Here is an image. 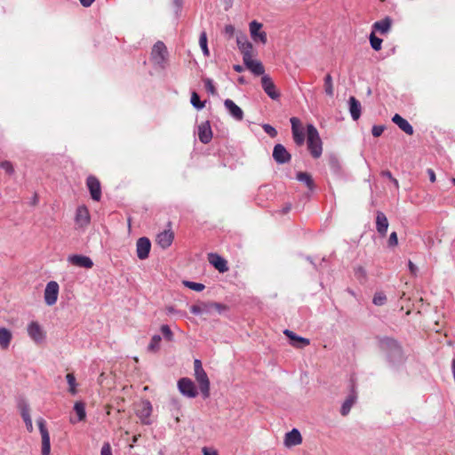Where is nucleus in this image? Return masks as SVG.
<instances>
[{"label":"nucleus","mask_w":455,"mask_h":455,"mask_svg":"<svg viewBox=\"0 0 455 455\" xmlns=\"http://www.w3.org/2000/svg\"><path fill=\"white\" fill-rule=\"evenodd\" d=\"M386 175H387V177H388L389 179H391V180L393 179V177H392V175H391V173H390L389 172H387L386 173Z\"/></svg>","instance_id":"69168bd1"},{"label":"nucleus","mask_w":455,"mask_h":455,"mask_svg":"<svg viewBox=\"0 0 455 455\" xmlns=\"http://www.w3.org/2000/svg\"><path fill=\"white\" fill-rule=\"evenodd\" d=\"M224 32L229 37H232L235 34V27L233 25H226L224 28Z\"/></svg>","instance_id":"3c124183"},{"label":"nucleus","mask_w":455,"mask_h":455,"mask_svg":"<svg viewBox=\"0 0 455 455\" xmlns=\"http://www.w3.org/2000/svg\"><path fill=\"white\" fill-rule=\"evenodd\" d=\"M81 4L84 7H89L95 0H79Z\"/></svg>","instance_id":"5fc2aeb1"},{"label":"nucleus","mask_w":455,"mask_h":455,"mask_svg":"<svg viewBox=\"0 0 455 455\" xmlns=\"http://www.w3.org/2000/svg\"><path fill=\"white\" fill-rule=\"evenodd\" d=\"M209 261L221 273H224L228 269L227 266V261L218 254H209Z\"/></svg>","instance_id":"393cba45"},{"label":"nucleus","mask_w":455,"mask_h":455,"mask_svg":"<svg viewBox=\"0 0 455 455\" xmlns=\"http://www.w3.org/2000/svg\"><path fill=\"white\" fill-rule=\"evenodd\" d=\"M74 411L76 413L77 419H74L73 418L70 419V422L75 424L78 421H83L86 418V411H85V406L84 403L82 402H76L74 404Z\"/></svg>","instance_id":"c85d7f7f"},{"label":"nucleus","mask_w":455,"mask_h":455,"mask_svg":"<svg viewBox=\"0 0 455 455\" xmlns=\"http://www.w3.org/2000/svg\"><path fill=\"white\" fill-rule=\"evenodd\" d=\"M75 222L77 228H84L91 222V215L85 205H79L76 210Z\"/></svg>","instance_id":"1a4fd4ad"},{"label":"nucleus","mask_w":455,"mask_h":455,"mask_svg":"<svg viewBox=\"0 0 455 455\" xmlns=\"http://www.w3.org/2000/svg\"><path fill=\"white\" fill-rule=\"evenodd\" d=\"M451 182L453 183V185H455V178L451 179Z\"/></svg>","instance_id":"338daca9"},{"label":"nucleus","mask_w":455,"mask_h":455,"mask_svg":"<svg viewBox=\"0 0 455 455\" xmlns=\"http://www.w3.org/2000/svg\"><path fill=\"white\" fill-rule=\"evenodd\" d=\"M190 102L196 109H203L204 108V103L200 100L198 94L195 92L191 94Z\"/></svg>","instance_id":"4c0bfd02"},{"label":"nucleus","mask_w":455,"mask_h":455,"mask_svg":"<svg viewBox=\"0 0 455 455\" xmlns=\"http://www.w3.org/2000/svg\"><path fill=\"white\" fill-rule=\"evenodd\" d=\"M184 285L196 291H202L204 289V285L200 283H195L190 281H184Z\"/></svg>","instance_id":"ea45409f"},{"label":"nucleus","mask_w":455,"mask_h":455,"mask_svg":"<svg viewBox=\"0 0 455 455\" xmlns=\"http://www.w3.org/2000/svg\"><path fill=\"white\" fill-rule=\"evenodd\" d=\"M262 27L263 25L257 20H252L249 24L250 36L255 44H266L267 42V33L262 30Z\"/></svg>","instance_id":"39448f33"},{"label":"nucleus","mask_w":455,"mask_h":455,"mask_svg":"<svg viewBox=\"0 0 455 455\" xmlns=\"http://www.w3.org/2000/svg\"><path fill=\"white\" fill-rule=\"evenodd\" d=\"M273 157L278 164H285L291 160V155L282 144L275 146L273 150Z\"/></svg>","instance_id":"6ab92c4d"},{"label":"nucleus","mask_w":455,"mask_h":455,"mask_svg":"<svg viewBox=\"0 0 455 455\" xmlns=\"http://www.w3.org/2000/svg\"><path fill=\"white\" fill-rule=\"evenodd\" d=\"M391 19L387 17L379 21L375 22L373 27L377 31L380 32L381 34H386L389 31L391 28Z\"/></svg>","instance_id":"7c9ffc66"},{"label":"nucleus","mask_w":455,"mask_h":455,"mask_svg":"<svg viewBox=\"0 0 455 455\" xmlns=\"http://www.w3.org/2000/svg\"><path fill=\"white\" fill-rule=\"evenodd\" d=\"M199 44L204 56H209V49L207 46V36L205 32L201 33L199 37Z\"/></svg>","instance_id":"e433bc0d"},{"label":"nucleus","mask_w":455,"mask_h":455,"mask_svg":"<svg viewBox=\"0 0 455 455\" xmlns=\"http://www.w3.org/2000/svg\"><path fill=\"white\" fill-rule=\"evenodd\" d=\"M225 3L228 5V6H231L232 5V3H233V0H224Z\"/></svg>","instance_id":"680f3d73"},{"label":"nucleus","mask_w":455,"mask_h":455,"mask_svg":"<svg viewBox=\"0 0 455 455\" xmlns=\"http://www.w3.org/2000/svg\"><path fill=\"white\" fill-rule=\"evenodd\" d=\"M194 377L198 383L199 389L204 398L210 396V379L206 371L204 370L202 362L199 359L194 361Z\"/></svg>","instance_id":"f257e3e1"},{"label":"nucleus","mask_w":455,"mask_h":455,"mask_svg":"<svg viewBox=\"0 0 455 455\" xmlns=\"http://www.w3.org/2000/svg\"><path fill=\"white\" fill-rule=\"evenodd\" d=\"M60 292V285L56 281H50L46 283L44 299L47 306H53L56 304Z\"/></svg>","instance_id":"423d86ee"},{"label":"nucleus","mask_w":455,"mask_h":455,"mask_svg":"<svg viewBox=\"0 0 455 455\" xmlns=\"http://www.w3.org/2000/svg\"><path fill=\"white\" fill-rule=\"evenodd\" d=\"M376 228L377 231L382 235H386L388 228V220L386 215L381 212H378L377 217H376Z\"/></svg>","instance_id":"b1692460"},{"label":"nucleus","mask_w":455,"mask_h":455,"mask_svg":"<svg viewBox=\"0 0 455 455\" xmlns=\"http://www.w3.org/2000/svg\"><path fill=\"white\" fill-rule=\"evenodd\" d=\"M224 106L228 111L229 115L235 120L241 121L243 118V112L242 108L237 106L232 100H226Z\"/></svg>","instance_id":"4be33fe9"},{"label":"nucleus","mask_w":455,"mask_h":455,"mask_svg":"<svg viewBox=\"0 0 455 455\" xmlns=\"http://www.w3.org/2000/svg\"><path fill=\"white\" fill-rule=\"evenodd\" d=\"M41 437H42V455H50L51 452V442L49 431L46 427L45 420L43 418H39L36 420Z\"/></svg>","instance_id":"0eeeda50"},{"label":"nucleus","mask_w":455,"mask_h":455,"mask_svg":"<svg viewBox=\"0 0 455 455\" xmlns=\"http://www.w3.org/2000/svg\"><path fill=\"white\" fill-rule=\"evenodd\" d=\"M161 340H162V339H161L160 335H154L151 339V341L149 342V344L148 346V350L151 351V352L158 351V349L160 347Z\"/></svg>","instance_id":"c9c22d12"},{"label":"nucleus","mask_w":455,"mask_h":455,"mask_svg":"<svg viewBox=\"0 0 455 455\" xmlns=\"http://www.w3.org/2000/svg\"><path fill=\"white\" fill-rule=\"evenodd\" d=\"M387 297L383 292H377L372 299V302L376 306H382L386 303Z\"/></svg>","instance_id":"a19ab883"},{"label":"nucleus","mask_w":455,"mask_h":455,"mask_svg":"<svg viewBox=\"0 0 455 455\" xmlns=\"http://www.w3.org/2000/svg\"><path fill=\"white\" fill-rule=\"evenodd\" d=\"M236 43H237L238 49L240 50V52L243 54V58H244V56H249V55L252 54V52H253L252 44L251 42H249V40L245 35H241V36H237Z\"/></svg>","instance_id":"412c9836"},{"label":"nucleus","mask_w":455,"mask_h":455,"mask_svg":"<svg viewBox=\"0 0 455 455\" xmlns=\"http://www.w3.org/2000/svg\"><path fill=\"white\" fill-rule=\"evenodd\" d=\"M370 43H371V46L375 50V51H379L381 49V44H382V39L377 37L374 36V34H371L370 36Z\"/></svg>","instance_id":"58836bf2"},{"label":"nucleus","mask_w":455,"mask_h":455,"mask_svg":"<svg viewBox=\"0 0 455 455\" xmlns=\"http://www.w3.org/2000/svg\"><path fill=\"white\" fill-rule=\"evenodd\" d=\"M174 4L176 6V12L180 11L182 4V0H174Z\"/></svg>","instance_id":"13d9d810"},{"label":"nucleus","mask_w":455,"mask_h":455,"mask_svg":"<svg viewBox=\"0 0 455 455\" xmlns=\"http://www.w3.org/2000/svg\"><path fill=\"white\" fill-rule=\"evenodd\" d=\"M234 69L236 71V72H242L243 70V68L240 65H235L234 66Z\"/></svg>","instance_id":"052dcab7"},{"label":"nucleus","mask_w":455,"mask_h":455,"mask_svg":"<svg viewBox=\"0 0 455 455\" xmlns=\"http://www.w3.org/2000/svg\"><path fill=\"white\" fill-rule=\"evenodd\" d=\"M283 333L290 339L291 344L296 347H304L309 345V339L296 335L290 330H285Z\"/></svg>","instance_id":"5701e85b"},{"label":"nucleus","mask_w":455,"mask_h":455,"mask_svg":"<svg viewBox=\"0 0 455 455\" xmlns=\"http://www.w3.org/2000/svg\"><path fill=\"white\" fill-rule=\"evenodd\" d=\"M134 411L140 422L144 425H151V414L153 406L148 400H141L134 404Z\"/></svg>","instance_id":"7ed1b4c3"},{"label":"nucleus","mask_w":455,"mask_h":455,"mask_svg":"<svg viewBox=\"0 0 455 455\" xmlns=\"http://www.w3.org/2000/svg\"><path fill=\"white\" fill-rule=\"evenodd\" d=\"M66 380L68 384V392L73 395H76L78 384L75 375L73 373H68L66 375Z\"/></svg>","instance_id":"473e14b6"},{"label":"nucleus","mask_w":455,"mask_h":455,"mask_svg":"<svg viewBox=\"0 0 455 455\" xmlns=\"http://www.w3.org/2000/svg\"><path fill=\"white\" fill-rule=\"evenodd\" d=\"M12 339V331L5 327H1L0 328V347L4 350L8 349Z\"/></svg>","instance_id":"bb28decb"},{"label":"nucleus","mask_w":455,"mask_h":455,"mask_svg":"<svg viewBox=\"0 0 455 455\" xmlns=\"http://www.w3.org/2000/svg\"><path fill=\"white\" fill-rule=\"evenodd\" d=\"M151 249V243L148 238L140 237L136 243V252L140 259H145L148 257Z\"/></svg>","instance_id":"2eb2a0df"},{"label":"nucleus","mask_w":455,"mask_h":455,"mask_svg":"<svg viewBox=\"0 0 455 455\" xmlns=\"http://www.w3.org/2000/svg\"><path fill=\"white\" fill-rule=\"evenodd\" d=\"M179 391L186 397L195 398L198 392L195 383L188 378H181L178 381Z\"/></svg>","instance_id":"6e6552de"},{"label":"nucleus","mask_w":455,"mask_h":455,"mask_svg":"<svg viewBox=\"0 0 455 455\" xmlns=\"http://www.w3.org/2000/svg\"><path fill=\"white\" fill-rule=\"evenodd\" d=\"M388 243L390 246H396L397 243H398V238H397V234L395 232H392L390 234V236H389V239H388Z\"/></svg>","instance_id":"09e8293b"},{"label":"nucleus","mask_w":455,"mask_h":455,"mask_svg":"<svg viewBox=\"0 0 455 455\" xmlns=\"http://www.w3.org/2000/svg\"><path fill=\"white\" fill-rule=\"evenodd\" d=\"M262 127L265 132L267 133L270 137L275 138L277 135L276 130L270 124H263Z\"/></svg>","instance_id":"c03bdc74"},{"label":"nucleus","mask_w":455,"mask_h":455,"mask_svg":"<svg viewBox=\"0 0 455 455\" xmlns=\"http://www.w3.org/2000/svg\"><path fill=\"white\" fill-rule=\"evenodd\" d=\"M427 174L431 182H435L436 180L435 173L432 169L427 170Z\"/></svg>","instance_id":"864d4df0"},{"label":"nucleus","mask_w":455,"mask_h":455,"mask_svg":"<svg viewBox=\"0 0 455 455\" xmlns=\"http://www.w3.org/2000/svg\"><path fill=\"white\" fill-rule=\"evenodd\" d=\"M0 167L8 174L12 175L14 172V168L11 162L4 161L0 164Z\"/></svg>","instance_id":"79ce46f5"},{"label":"nucleus","mask_w":455,"mask_h":455,"mask_svg":"<svg viewBox=\"0 0 455 455\" xmlns=\"http://www.w3.org/2000/svg\"><path fill=\"white\" fill-rule=\"evenodd\" d=\"M161 331L163 333V335L164 336L165 339H167L168 340H172L173 339V334H172V331H171L170 327L166 324H164L161 326Z\"/></svg>","instance_id":"37998d69"},{"label":"nucleus","mask_w":455,"mask_h":455,"mask_svg":"<svg viewBox=\"0 0 455 455\" xmlns=\"http://www.w3.org/2000/svg\"><path fill=\"white\" fill-rule=\"evenodd\" d=\"M307 146L311 155L315 158L321 156L323 152L322 140L319 132L313 124H307Z\"/></svg>","instance_id":"f03ea898"},{"label":"nucleus","mask_w":455,"mask_h":455,"mask_svg":"<svg viewBox=\"0 0 455 455\" xmlns=\"http://www.w3.org/2000/svg\"><path fill=\"white\" fill-rule=\"evenodd\" d=\"M151 57L156 64H162L166 60L167 49L163 42L159 41L154 44Z\"/></svg>","instance_id":"4468645a"},{"label":"nucleus","mask_w":455,"mask_h":455,"mask_svg":"<svg viewBox=\"0 0 455 455\" xmlns=\"http://www.w3.org/2000/svg\"><path fill=\"white\" fill-rule=\"evenodd\" d=\"M291 124V132L292 137L295 141V143L298 146H301L304 143L305 138H304V131L301 126L300 121L297 117H291L290 119Z\"/></svg>","instance_id":"ddd939ff"},{"label":"nucleus","mask_w":455,"mask_h":455,"mask_svg":"<svg viewBox=\"0 0 455 455\" xmlns=\"http://www.w3.org/2000/svg\"><path fill=\"white\" fill-rule=\"evenodd\" d=\"M408 265H409L410 271L412 274H415L417 272L416 265L413 262H411V260L409 261Z\"/></svg>","instance_id":"6e6d98bb"},{"label":"nucleus","mask_w":455,"mask_h":455,"mask_svg":"<svg viewBox=\"0 0 455 455\" xmlns=\"http://www.w3.org/2000/svg\"><path fill=\"white\" fill-rule=\"evenodd\" d=\"M86 184L92 198L94 201H100L101 198V188L99 180L93 176H90L87 178Z\"/></svg>","instance_id":"dca6fc26"},{"label":"nucleus","mask_w":455,"mask_h":455,"mask_svg":"<svg viewBox=\"0 0 455 455\" xmlns=\"http://www.w3.org/2000/svg\"><path fill=\"white\" fill-rule=\"evenodd\" d=\"M204 85H205V88L207 90L208 92H210L211 94H214L215 93V87L213 85V83L211 79H205L204 80Z\"/></svg>","instance_id":"a18cd8bd"},{"label":"nucleus","mask_w":455,"mask_h":455,"mask_svg":"<svg viewBox=\"0 0 455 455\" xmlns=\"http://www.w3.org/2000/svg\"><path fill=\"white\" fill-rule=\"evenodd\" d=\"M302 443V436L300 432L293 428L290 432L286 433L283 439V444L287 448L299 445Z\"/></svg>","instance_id":"f3484780"},{"label":"nucleus","mask_w":455,"mask_h":455,"mask_svg":"<svg viewBox=\"0 0 455 455\" xmlns=\"http://www.w3.org/2000/svg\"><path fill=\"white\" fill-rule=\"evenodd\" d=\"M392 121L405 133L411 135L413 133V128L407 120L403 118L400 115L395 114L392 117Z\"/></svg>","instance_id":"a878e982"},{"label":"nucleus","mask_w":455,"mask_h":455,"mask_svg":"<svg viewBox=\"0 0 455 455\" xmlns=\"http://www.w3.org/2000/svg\"><path fill=\"white\" fill-rule=\"evenodd\" d=\"M198 138L204 144L212 140V131L209 121H204L198 125Z\"/></svg>","instance_id":"a211bd4d"},{"label":"nucleus","mask_w":455,"mask_h":455,"mask_svg":"<svg viewBox=\"0 0 455 455\" xmlns=\"http://www.w3.org/2000/svg\"><path fill=\"white\" fill-rule=\"evenodd\" d=\"M261 85L264 92L270 99L275 100L280 98V92L268 75L261 76Z\"/></svg>","instance_id":"9d476101"},{"label":"nucleus","mask_w":455,"mask_h":455,"mask_svg":"<svg viewBox=\"0 0 455 455\" xmlns=\"http://www.w3.org/2000/svg\"><path fill=\"white\" fill-rule=\"evenodd\" d=\"M175 420H176V422H179V421H180V418H179V417H176V418H175Z\"/></svg>","instance_id":"774afa93"},{"label":"nucleus","mask_w":455,"mask_h":455,"mask_svg":"<svg viewBox=\"0 0 455 455\" xmlns=\"http://www.w3.org/2000/svg\"><path fill=\"white\" fill-rule=\"evenodd\" d=\"M349 105V112L354 120H358L361 116V104L360 102L353 96H351L348 100Z\"/></svg>","instance_id":"cd10ccee"},{"label":"nucleus","mask_w":455,"mask_h":455,"mask_svg":"<svg viewBox=\"0 0 455 455\" xmlns=\"http://www.w3.org/2000/svg\"><path fill=\"white\" fill-rule=\"evenodd\" d=\"M174 239V234L172 230L167 229L164 230L156 236V243L162 248V249H167L169 248Z\"/></svg>","instance_id":"aec40b11"},{"label":"nucleus","mask_w":455,"mask_h":455,"mask_svg":"<svg viewBox=\"0 0 455 455\" xmlns=\"http://www.w3.org/2000/svg\"><path fill=\"white\" fill-rule=\"evenodd\" d=\"M356 274H360L363 277H364L366 275L365 270L363 267H358Z\"/></svg>","instance_id":"bf43d9fd"},{"label":"nucleus","mask_w":455,"mask_h":455,"mask_svg":"<svg viewBox=\"0 0 455 455\" xmlns=\"http://www.w3.org/2000/svg\"><path fill=\"white\" fill-rule=\"evenodd\" d=\"M21 417L25 422V425H26V428L27 430L31 433L34 429L33 427V422H32V419H31V416H30V413H29V409L28 406H24L22 409H21Z\"/></svg>","instance_id":"2f4dec72"},{"label":"nucleus","mask_w":455,"mask_h":455,"mask_svg":"<svg viewBox=\"0 0 455 455\" xmlns=\"http://www.w3.org/2000/svg\"><path fill=\"white\" fill-rule=\"evenodd\" d=\"M253 54L243 58L245 67L255 76H264L265 68L261 61L252 58Z\"/></svg>","instance_id":"f8f14e48"},{"label":"nucleus","mask_w":455,"mask_h":455,"mask_svg":"<svg viewBox=\"0 0 455 455\" xmlns=\"http://www.w3.org/2000/svg\"><path fill=\"white\" fill-rule=\"evenodd\" d=\"M100 455H112L111 446L108 443L103 444Z\"/></svg>","instance_id":"8fccbe9b"},{"label":"nucleus","mask_w":455,"mask_h":455,"mask_svg":"<svg viewBox=\"0 0 455 455\" xmlns=\"http://www.w3.org/2000/svg\"><path fill=\"white\" fill-rule=\"evenodd\" d=\"M384 130H385V127L383 125H374L371 130L372 135L374 137H379L382 134Z\"/></svg>","instance_id":"49530a36"},{"label":"nucleus","mask_w":455,"mask_h":455,"mask_svg":"<svg viewBox=\"0 0 455 455\" xmlns=\"http://www.w3.org/2000/svg\"><path fill=\"white\" fill-rule=\"evenodd\" d=\"M190 311L194 315H201L203 313V309L201 307L194 305L190 307Z\"/></svg>","instance_id":"603ef678"},{"label":"nucleus","mask_w":455,"mask_h":455,"mask_svg":"<svg viewBox=\"0 0 455 455\" xmlns=\"http://www.w3.org/2000/svg\"><path fill=\"white\" fill-rule=\"evenodd\" d=\"M356 399H357V396L355 393H352L348 395V397L344 401L342 406H341V409H340V413L343 415V416H346L349 413L352 406L355 404V403L356 402Z\"/></svg>","instance_id":"c756f323"},{"label":"nucleus","mask_w":455,"mask_h":455,"mask_svg":"<svg viewBox=\"0 0 455 455\" xmlns=\"http://www.w3.org/2000/svg\"><path fill=\"white\" fill-rule=\"evenodd\" d=\"M297 180L300 182L305 183L309 189H313L314 183L310 174L307 172H299L297 174Z\"/></svg>","instance_id":"f704fd0d"},{"label":"nucleus","mask_w":455,"mask_h":455,"mask_svg":"<svg viewBox=\"0 0 455 455\" xmlns=\"http://www.w3.org/2000/svg\"><path fill=\"white\" fill-rule=\"evenodd\" d=\"M238 82H239L240 84H244V83H245V80H244V78H243V76H241V77H239V78H238Z\"/></svg>","instance_id":"e2e57ef3"},{"label":"nucleus","mask_w":455,"mask_h":455,"mask_svg":"<svg viewBox=\"0 0 455 455\" xmlns=\"http://www.w3.org/2000/svg\"><path fill=\"white\" fill-rule=\"evenodd\" d=\"M27 334L36 344L43 343L46 339V331L37 321H30L26 327Z\"/></svg>","instance_id":"20e7f679"},{"label":"nucleus","mask_w":455,"mask_h":455,"mask_svg":"<svg viewBox=\"0 0 455 455\" xmlns=\"http://www.w3.org/2000/svg\"><path fill=\"white\" fill-rule=\"evenodd\" d=\"M166 312L168 315H173L178 313L177 310L172 306L166 307Z\"/></svg>","instance_id":"4d7b16f0"},{"label":"nucleus","mask_w":455,"mask_h":455,"mask_svg":"<svg viewBox=\"0 0 455 455\" xmlns=\"http://www.w3.org/2000/svg\"><path fill=\"white\" fill-rule=\"evenodd\" d=\"M68 264L84 268H92L93 267V261L88 256L82 254H71L67 258Z\"/></svg>","instance_id":"9b49d317"},{"label":"nucleus","mask_w":455,"mask_h":455,"mask_svg":"<svg viewBox=\"0 0 455 455\" xmlns=\"http://www.w3.org/2000/svg\"><path fill=\"white\" fill-rule=\"evenodd\" d=\"M202 453L203 455H219L217 450L207 446L202 448Z\"/></svg>","instance_id":"de8ad7c7"},{"label":"nucleus","mask_w":455,"mask_h":455,"mask_svg":"<svg viewBox=\"0 0 455 455\" xmlns=\"http://www.w3.org/2000/svg\"><path fill=\"white\" fill-rule=\"evenodd\" d=\"M324 92L331 98L334 95L333 81L331 74H327L324 77Z\"/></svg>","instance_id":"72a5a7b5"},{"label":"nucleus","mask_w":455,"mask_h":455,"mask_svg":"<svg viewBox=\"0 0 455 455\" xmlns=\"http://www.w3.org/2000/svg\"><path fill=\"white\" fill-rule=\"evenodd\" d=\"M393 182H394V185H395L396 187H398V180L395 178L392 179Z\"/></svg>","instance_id":"0e129e2a"}]
</instances>
